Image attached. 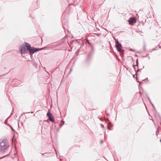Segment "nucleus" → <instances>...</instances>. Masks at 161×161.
Listing matches in <instances>:
<instances>
[{
	"mask_svg": "<svg viewBox=\"0 0 161 161\" xmlns=\"http://www.w3.org/2000/svg\"><path fill=\"white\" fill-rule=\"evenodd\" d=\"M30 47V45L28 43H25L22 45L20 49L22 54L27 53L28 51H29V47Z\"/></svg>",
	"mask_w": 161,
	"mask_h": 161,
	"instance_id": "obj_1",
	"label": "nucleus"
},
{
	"mask_svg": "<svg viewBox=\"0 0 161 161\" xmlns=\"http://www.w3.org/2000/svg\"><path fill=\"white\" fill-rule=\"evenodd\" d=\"M9 147V145L7 142L3 141L0 143V152H4Z\"/></svg>",
	"mask_w": 161,
	"mask_h": 161,
	"instance_id": "obj_2",
	"label": "nucleus"
},
{
	"mask_svg": "<svg viewBox=\"0 0 161 161\" xmlns=\"http://www.w3.org/2000/svg\"><path fill=\"white\" fill-rule=\"evenodd\" d=\"M29 51L30 52V54H33L36 52L39 51L40 50H42V49L41 48L40 49L39 48H33L32 49L30 47H29Z\"/></svg>",
	"mask_w": 161,
	"mask_h": 161,
	"instance_id": "obj_3",
	"label": "nucleus"
},
{
	"mask_svg": "<svg viewBox=\"0 0 161 161\" xmlns=\"http://www.w3.org/2000/svg\"><path fill=\"white\" fill-rule=\"evenodd\" d=\"M116 45L117 47V49L118 51L119 52H121V45L119 42L118 41H116Z\"/></svg>",
	"mask_w": 161,
	"mask_h": 161,
	"instance_id": "obj_4",
	"label": "nucleus"
},
{
	"mask_svg": "<svg viewBox=\"0 0 161 161\" xmlns=\"http://www.w3.org/2000/svg\"><path fill=\"white\" fill-rule=\"evenodd\" d=\"M128 21L129 24L132 25H133L134 23H135L136 22V19L135 18H130Z\"/></svg>",
	"mask_w": 161,
	"mask_h": 161,
	"instance_id": "obj_5",
	"label": "nucleus"
},
{
	"mask_svg": "<svg viewBox=\"0 0 161 161\" xmlns=\"http://www.w3.org/2000/svg\"><path fill=\"white\" fill-rule=\"evenodd\" d=\"M47 116L49 118V119L52 122L54 121V119H53V116L52 114L49 112L47 114Z\"/></svg>",
	"mask_w": 161,
	"mask_h": 161,
	"instance_id": "obj_6",
	"label": "nucleus"
},
{
	"mask_svg": "<svg viewBox=\"0 0 161 161\" xmlns=\"http://www.w3.org/2000/svg\"><path fill=\"white\" fill-rule=\"evenodd\" d=\"M101 126L103 128H104V126L103 125H101Z\"/></svg>",
	"mask_w": 161,
	"mask_h": 161,
	"instance_id": "obj_7",
	"label": "nucleus"
},
{
	"mask_svg": "<svg viewBox=\"0 0 161 161\" xmlns=\"http://www.w3.org/2000/svg\"><path fill=\"white\" fill-rule=\"evenodd\" d=\"M11 129H12V130H13H13H14V129H13V128L12 127H11Z\"/></svg>",
	"mask_w": 161,
	"mask_h": 161,
	"instance_id": "obj_8",
	"label": "nucleus"
},
{
	"mask_svg": "<svg viewBox=\"0 0 161 161\" xmlns=\"http://www.w3.org/2000/svg\"><path fill=\"white\" fill-rule=\"evenodd\" d=\"M160 142H161V140H160Z\"/></svg>",
	"mask_w": 161,
	"mask_h": 161,
	"instance_id": "obj_9",
	"label": "nucleus"
}]
</instances>
